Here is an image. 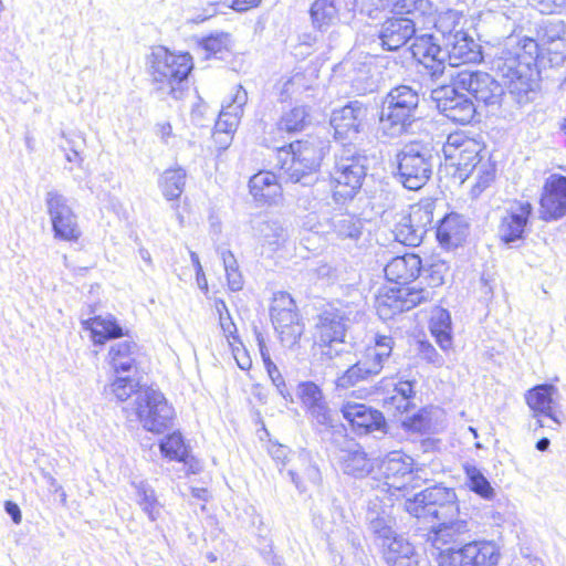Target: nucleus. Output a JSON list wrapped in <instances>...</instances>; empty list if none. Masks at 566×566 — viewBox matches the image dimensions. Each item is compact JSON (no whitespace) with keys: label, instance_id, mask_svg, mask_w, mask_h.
<instances>
[{"label":"nucleus","instance_id":"32","mask_svg":"<svg viewBox=\"0 0 566 566\" xmlns=\"http://www.w3.org/2000/svg\"><path fill=\"white\" fill-rule=\"evenodd\" d=\"M250 193L256 201L271 203L281 196L277 177L271 171H260L249 180Z\"/></svg>","mask_w":566,"mask_h":566},{"label":"nucleus","instance_id":"42","mask_svg":"<svg viewBox=\"0 0 566 566\" xmlns=\"http://www.w3.org/2000/svg\"><path fill=\"white\" fill-rule=\"evenodd\" d=\"M462 467L465 474V484L470 491L481 496L483 500H493L495 496V490L481 469L471 462H465Z\"/></svg>","mask_w":566,"mask_h":566},{"label":"nucleus","instance_id":"61","mask_svg":"<svg viewBox=\"0 0 566 566\" xmlns=\"http://www.w3.org/2000/svg\"><path fill=\"white\" fill-rule=\"evenodd\" d=\"M219 322L221 329L229 342L230 339H233L234 342L239 340V336L237 334V326L233 323L229 311H227V314H221V317H219Z\"/></svg>","mask_w":566,"mask_h":566},{"label":"nucleus","instance_id":"46","mask_svg":"<svg viewBox=\"0 0 566 566\" xmlns=\"http://www.w3.org/2000/svg\"><path fill=\"white\" fill-rule=\"evenodd\" d=\"M415 384L411 380H400L394 385L392 394L384 398V406L395 408L399 412H405L410 406V400L415 396Z\"/></svg>","mask_w":566,"mask_h":566},{"label":"nucleus","instance_id":"57","mask_svg":"<svg viewBox=\"0 0 566 566\" xmlns=\"http://www.w3.org/2000/svg\"><path fill=\"white\" fill-rule=\"evenodd\" d=\"M356 3L361 13L374 19L378 12L391 8L392 0H356Z\"/></svg>","mask_w":566,"mask_h":566},{"label":"nucleus","instance_id":"2","mask_svg":"<svg viewBox=\"0 0 566 566\" xmlns=\"http://www.w3.org/2000/svg\"><path fill=\"white\" fill-rule=\"evenodd\" d=\"M328 150V143L318 137L295 140L276 148V166L286 181L312 186Z\"/></svg>","mask_w":566,"mask_h":566},{"label":"nucleus","instance_id":"22","mask_svg":"<svg viewBox=\"0 0 566 566\" xmlns=\"http://www.w3.org/2000/svg\"><path fill=\"white\" fill-rule=\"evenodd\" d=\"M447 63L450 66H459L468 63H479L483 60L481 45L462 30L450 31L443 34Z\"/></svg>","mask_w":566,"mask_h":566},{"label":"nucleus","instance_id":"37","mask_svg":"<svg viewBox=\"0 0 566 566\" xmlns=\"http://www.w3.org/2000/svg\"><path fill=\"white\" fill-rule=\"evenodd\" d=\"M136 502L150 522H156L163 511V504L158 501L154 488L146 481H133Z\"/></svg>","mask_w":566,"mask_h":566},{"label":"nucleus","instance_id":"13","mask_svg":"<svg viewBox=\"0 0 566 566\" xmlns=\"http://www.w3.org/2000/svg\"><path fill=\"white\" fill-rule=\"evenodd\" d=\"M482 149L481 143L474 139L462 151L455 153L457 157L449 159L457 166L458 177L462 181L475 178L474 192H482L494 179V169L489 161H483Z\"/></svg>","mask_w":566,"mask_h":566},{"label":"nucleus","instance_id":"20","mask_svg":"<svg viewBox=\"0 0 566 566\" xmlns=\"http://www.w3.org/2000/svg\"><path fill=\"white\" fill-rule=\"evenodd\" d=\"M386 484L390 489H406L421 469L416 468L415 460L402 451L389 452L381 462Z\"/></svg>","mask_w":566,"mask_h":566},{"label":"nucleus","instance_id":"19","mask_svg":"<svg viewBox=\"0 0 566 566\" xmlns=\"http://www.w3.org/2000/svg\"><path fill=\"white\" fill-rule=\"evenodd\" d=\"M453 86L434 91V99L439 112L454 123L462 125L471 123L476 108L473 102Z\"/></svg>","mask_w":566,"mask_h":566},{"label":"nucleus","instance_id":"47","mask_svg":"<svg viewBox=\"0 0 566 566\" xmlns=\"http://www.w3.org/2000/svg\"><path fill=\"white\" fill-rule=\"evenodd\" d=\"M310 123V112L306 106H295L284 112L276 126L281 132L298 133Z\"/></svg>","mask_w":566,"mask_h":566},{"label":"nucleus","instance_id":"56","mask_svg":"<svg viewBox=\"0 0 566 566\" xmlns=\"http://www.w3.org/2000/svg\"><path fill=\"white\" fill-rule=\"evenodd\" d=\"M280 335L281 342L286 347H293L298 339L301 338L304 332V325L297 321L294 324H291L286 327H281L276 329Z\"/></svg>","mask_w":566,"mask_h":566},{"label":"nucleus","instance_id":"44","mask_svg":"<svg viewBox=\"0 0 566 566\" xmlns=\"http://www.w3.org/2000/svg\"><path fill=\"white\" fill-rule=\"evenodd\" d=\"M137 345L132 340H122L111 346L108 352L109 363L116 373L129 371L135 365V352Z\"/></svg>","mask_w":566,"mask_h":566},{"label":"nucleus","instance_id":"31","mask_svg":"<svg viewBox=\"0 0 566 566\" xmlns=\"http://www.w3.org/2000/svg\"><path fill=\"white\" fill-rule=\"evenodd\" d=\"M382 556L388 566H418V555L415 547L402 536H394L382 543Z\"/></svg>","mask_w":566,"mask_h":566},{"label":"nucleus","instance_id":"38","mask_svg":"<svg viewBox=\"0 0 566 566\" xmlns=\"http://www.w3.org/2000/svg\"><path fill=\"white\" fill-rule=\"evenodd\" d=\"M336 0H315L310 8L311 22L314 29L325 32L338 21Z\"/></svg>","mask_w":566,"mask_h":566},{"label":"nucleus","instance_id":"8","mask_svg":"<svg viewBox=\"0 0 566 566\" xmlns=\"http://www.w3.org/2000/svg\"><path fill=\"white\" fill-rule=\"evenodd\" d=\"M394 346L395 340L391 336L376 335L374 344L366 347L361 357L337 377L336 388L348 389L380 375L391 357Z\"/></svg>","mask_w":566,"mask_h":566},{"label":"nucleus","instance_id":"15","mask_svg":"<svg viewBox=\"0 0 566 566\" xmlns=\"http://www.w3.org/2000/svg\"><path fill=\"white\" fill-rule=\"evenodd\" d=\"M439 566H497L500 551L493 542L475 541L460 548H449Z\"/></svg>","mask_w":566,"mask_h":566},{"label":"nucleus","instance_id":"50","mask_svg":"<svg viewBox=\"0 0 566 566\" xmlns=\"http://www.w3.org/2000/svg\"><path fill=\"white\" fill-rule=\"evenodd\" d=\"M450 266L449 264L438 258L431 256L430 260L423 265L421 271L426 274V279L428 280L431 287L440 286L444 283V277L449 273Z\"/></svg>","mask_w":566,"mask_h":566},{"label":"nucleus","instance_id":"10","mask_svg":"<svg viewBox=\"0 0 566 566\" xmlns=\"http://www.w3.org/2000/svg\"><path fill=\"white\" fill-rule=\"evenodd\" d=\"M454 85L462 91H467L478 103L489 107H497L505 118H514L516 112L522 108L517 105H511L509 108L504 106L503 98L506 91L486 72L461 71L454 78Z\"/></svg>","mask_w":566,"mask_h":566},{"label":"nucleus","instance_id":"48","mask_svg":"<svg viewBox=\"0 0 566 566\" xmlns=\"http://www.w3.org/2000/svg\"><path fill=\"white\" fill-rule=\"evenodd\" d=\"M160 451L170 460H176L187 463L188 461V448L184 442V438L180 432H174L167 436L160 442Z\"/></svg>","mask_w":566,"mask_h":566},{"label":"nucleus","instance_id":"7","mask_svg":"<svg viewBox=\"0 0 566 566\" xmlns=\"http://www.w3.org/2000/svg\"><path fill=\"white\" fill-rule=\"evenodd\" d=\"M397 179L408 190H419L430 180L439 156L430 143L410 142L397 153Z\"/></svg>","mask_w":566,"mask_h":566},{"label":"nucleus","instance_id":"45","mask_svg":"<svg viewBox=\"0 0 566 566\" xmlns=\"http://www.w3.org/2000/svg\"><path fill=\"white\" fill-rule=\"evenodd\" d=\"M391 12L405 18L418 19L431 15L433 13V4L430 0H392Z\"/></svg>","mask_w":566,"mask_h":566},{"label":"nucleus","instance_id":"4","mask_svg":"<svg viewBox=\"0 0 566 566\" xmlns=\"http://www.w3.org/2000/svg\"><path fill=\"white\" fill-rule=\"evenodd\" d=\"M418 92L409 85L392 87L384 97L378 134L380 138L395 139L411 130L417 119Z\"/></svg>","mask_w":566,"mask_h":566},{"label":"nucleus","instance_id":"27","mask_svg":"<svg viewBox=\"0 0 566 566\" xmlns=\"http://www.w3.org/2000/svg\"><path fill=\"white\" fill-rule=\"evenodd\" d=\"M343 417L361 432L384 431L387 423L384 415L364 403L347 401L340 408Z\"/></svg>","mask_w":566,"mask_h":566},{"label":"nucleus","instance_id":"51","mask_svg":"<svg viewBox=\"0 0 566 566\" xmlns=\"http://www.w3.org/2000/svg\"><path fill=\"white\" fill-rule=\"evenodd\" d=\"M138 382L129 377H117L109 386L105 387L106 396H114L118 401L127 400L133 394L137 396Z\"/></svg>","mask_w":566,"mask_h":566},{"label":"nucleus","instance_id":"58","mask_svg":"<svg viewBox=\"0 0 566 566\" xmlns=\"http://www.w3.org/2000/svg\"><path fill=\"white\" fill-rule=\"evenodd\" d=\"M402 427L407 431L423 433L429 429V420L424 411H419L402 421Z\"/></svg>","mask_w":566,"mask_h":566},{"label":"nucleus","instance_id":"35","mask_svg":"<svg viewBox=\"0 0 566 566\" xmlns=\"http://www.w3.org/2000/svg\"><path fill=\"white\" fill-rule=\"evenodd\" d=\"M429 328L442 350L447 352L452 347V321L448 310L436 307L430 317Z\"/></svg>","mask_w":566,"mask_h":566},{"label":"nucleus","instance_id":"53","mask_svg":"<svg viewBox=\"0 0 566 566\" xmlns=\"http://www.w3.org/2000/svg\"><path fill=\"white\" fill-rule=\"evenodd\" d=\"M201 48L210 55L228 51L231 45V35L227 32L211 33L200 41Z\"/></svg>","mask_w":566,"mask_h":566},{"label":"nucleus","instance_id":"28","mask_svg":"<svg viewBox=\"0 0 566 566\" xmlns=\"http://www.w3.org/2000/svg\"><path fill=\"white\" fill-rule=\"evenodd\" d=\"M468 234L469 223L467 219L455 212L444 216L436 228L439 243L447 249L461 245Z\"/></svg>","mask_w":566,"mask_h":566},{"label":"nucleus","instance_id":"62","mask_svg":"<svg viewBox=\"0 0 566 566\" xmlns=\"http://www.w3.org/2000/svg\"><path fill=\"white\" fill-rule=\"evenodd\" d=\"M226 276L228 281V286L231 291L238 292L243 289V277L239 270V264L234 268L228 269L226 271Z\"/></svg>","mask_w":566,"mask_h":566},{"label":"nucleus","instance_id":"33","mask_svg":"<svg viewBox=\"0 0 566 566\" xmlns=\"http://www.w3.org/2000/svg\"><path fill=\"white\" fill-rule=\"evenodd\" d=\"M342 471L356 479L367 476L374 469L371 460L358 446L355 449L342 450L338 457Z\"/></svg>","mask_w":566,"mask_h":566},{"label":"nucleus","instance_id":"52","mask_svg":"<svg viewBox=\"0 0 566 566\" xmlns=\"http://www.w3.org/2000/svg\"><path fill=\"white\" fill-rule=\"evenodd\" d=\"M507 45H510L513 50H517L522 55L523 62H528L530 65L536 60L539 54V48L537 42L532 39L525 36L522 40H518L516 36H509L506 39Z\"/></svg>","mask_w":566,"mask_h":566},{"label":"nucleus","instance_id":"17","mask_svg":"<svg viewBox=\"0 0 566 566\" xmlns=\"http://www.w3.org/2000/svg\"><path fill=\"white\" fill-rule=\"evenodd\" d=\"M366 118L367 107L359 101L348 102L345 106L334 109L329 119L334 137L339 140L356 139Z\"/></svg>","mask_w":566,"mask_h":566},{"label":"nucleus","instance_id":"3","mask_svg":"<svg viewBox=\"0 0 566 566\" xmlns=\"http://www.w3.org/2000/svg\"><path fill=\"white\" fill-rule=\"evenodd\" d=\"M490 63L492 71L504 80L506 93L503 102L506 108L511 105L523 107L533 101L535 82L532 80V70L528 62L522 61L517 50H513L505 41Z\"/></svg>","mask_w":566,"mask_h":566},{"label":"nucleus","instance_id":"14","mask_svg":"<svg viewBox=\"0 0 566 566\" xmlns=\"http://www.w3.org/2000/svg\"><path fill=\"white\" fill-rule=\"evenodd\" d=\"M45 205L54 239L69 242L77 241L82 232L77 217L69 206L66 197L56 190H50L45 196Z\"/></svg>","mask_w":566,"mask_h":566},{"label":"nucleus","instance_id":"5","mask_svg":"<svg viewBox=\"0 0 566 566\" xmlns=\"http://www.w3.org/2000/svg\"><path fill=\"white\" fill-rule=\"evenodd\" d=\"M148 72L157 90L178 99L182 95V85L193 69L189 53L175 54L165 46H156L147 56Z\"/></svg>","mask_w":566,"mask_h":566},{"label":"nucleus","instance_id":"60","mask_svg":"<svg viewBox=\"0 0 566 566\" xmlns=\"http://www.w3.org/2000/svg\"><path fill=\"white\" fill-rule=\"evenodd\" d=\"M268 375H269L272 384L275 386L280 396H282L285 401L292 402L293 401L292 394L287 389L284 377L282 376L279 368L277 367L274 368L273 370L269 371Z\"/></svg>","mask_w":566,"mask_h":566},{"label":"nucleus","instance_id":"41","mask_svg":"<svg viewBox=\"0 0 566 566\" xmlns=\"http://www.w3.org/2000/svg\"><path fill=\"white\" fill-rule=\"evenodd\" d=\"M186 178L187 172L181 167L166 169L158 179L163 196L169 201L178 200L185 190Z\"/></svg>","mask_w":566,"mask_h":566},{"label":"nucleus","instance_id":"1","mask_svg":"<svg viewBox=\"0 0 566 566\" xmlns=\"http://www.w3.org/2000/svg\"><path fill=\"white\" fill-rule=\"evenodd\" d=\"M422 269L421 259L413 253L391 259L385 266L388 281L400 285L380 292L376 298V308L380 318L389 319L402 312L433 300L434 292L430 289L408 286L417 279Z\"/></svg>","mask_w":566,"mask_h":566},{"label":"nucleus","instance_id":"59","mask_svg":"<svg viewBox=\"0 0 566 566\" xmlns=\"http://www.w3.org/2000/svg\"><path fill=\"white\" fill-rule=\"evenodd\" d=\"M419 356L421 359L426 360L429 364H432L437 367H440L444 364L443 357L437 352L431 343L428 340L419 342Z\"/></svg>","mask_w":566,"mask_h":566},{"label":"nucleus","instance_id":"36","mask_svg":"<svg viewBox=\"0 0 566 566\" xmlns=\"http://www.w3.org/2000/svg\"><path fill=\"white\" fill-rule=\"evenodd\" d=\"M295 307V303L289 293L280 292L275 295L270 311L275 331L300 321Z\"/></svg>","mask_w":566,"mask_h":566},{"label":"nucleus","instance_id":"40","mask_svg":"<svg viewBox=\"0 0 566 566\" xmlns=\"http://www.w3.org/2000/svg\"><path fill=\"white\" fill-rule=\"evenodd\" d=\"M311 80L301 72L289 77H282L275 84L279 101L282 103L300 98L304 93L311 90Z\"/></svg>","mask_w":566,"mask_h":566},{"label":"nucleus","instance_id":"63","mask_svg":"<svg viewBox=\"0 0 566 566\" xmlns=\"http://www.w3.org/2000/svg\"><path fill=\"white\" fill-rule=\"evenodd\" d=\"M303 478L315 486L322 483V474L316 464L308 463L303 471Z\"/></svg>","mask_w":566,"mask_h":566},{"label":"nucleus","instance_id":"24","mask_svg":"<svg viewBox=\"0 0 566 566\" xmlns=\"http://www.w3.org/2000/svg\"><path fill=\"white\" fill-rule=\"evenodd\" d=\"M556 394L557 388L552 384L536 385L525 394V401L533 411V417L549 418L555 426L548 427L554 430L558 429L565 418L562 412H556L554 409L556 405L554 396Z\"/></svg>","mask_w":566,"mask_h":566},{"label":"nucleus","instance_id":"30","mask_svg":"<svg viewBox=\"0 0 566 566\" xmlns=\"http://www.w3.org/2000/svg\"><path fill=\"white\" fill-rule=\"evenodd\" d=\"M247 102L248 93L241 85H239L231 102L222 106L216 123L217 130L226 134L235 132L240 118L243 115V107Z\"/></svg>","mask_w":566,"mask_h":566},{"label":"nucleus","instance_id":"43","mask_svg":"<svg viewBox=\"0 0 566 566\" xmlns=\"http://www.w3.org/2000/svg\"><path fill=\"white\" fill-rule=\"evenodd\" d=\"M434 208V201L427 199L411 206L410 212L405 214L407 222H411L423 238L429 230L436 229L433 226Z\"/></svg>","mask_w":566,"mask_h":566},{"label":"nucleus","instance_id":"11","mask_svg":"<svg viewBox=\"0 0 566 566\" xmlns=\"http://www.w3.org/2000/svg\"><path fill=\"white\" fill-rule=\"evenodd\" d=\"M405 510L419 520H447L459 514L454 490L440 484L427 488L413 497L407 499Z\"/></svg>","mask_w":566,"mask_h":566},{"label":"nucleus","instance_id":"26","mask_svg":"<svg viewBox=\"0 0 566 566\" xmlns=\"http://www.w3.org/2000/svg\"><path fill=\"white\" fill-rule=\"evenodd\" d=\"M296 396L306 412L317 423L328 426L332 423V412L326 402L323 390L314 381H301L296 388Z\"/></svg>","mask_w":566,"mask_h":566},{"label":"nucleus","instance_id":"9","mask_svg":"<svg viewBox=\"0 0 566 566\" xmlns=\"http://www.w3.org/2000/svg\"><path fill=\"white\" fill-rule=\"evenodd\" d=\"M360 315L359 304L337 301L325 307L317 316L315 336L321 346L332 349L334 344L345 342L346 331L350 323L356 322ZM332 357V352H324Z\"/></svg>","mask_w":566,"mask_h":566},{"label":"nucleus","instance_id":"34","mask_svg":"<svg viewBox=\"0 0 566 566\" xmlns=\"http://www.w3.org/2000/svg\"><path fill=\"white\" fill-rule=\"evenodd\" d=\"M84 328L90 329L95 344H103L107 339L117 338L124 335L123 327L112 316H95L83 322Z\"/></svg>","mask_w":566,"mask_h":566},{"label":"nucleus","instance_id":"23","mask_svg":"<svg viewBox=\"0 0 566 566\" xmlns=\"http://www.w3.org/2000/svg\"><path fill=\"white\" fill-rule=\"evenodd\" d=\"M332 234L347 248H361L366 241V221L357 214L335 213L331 220Z\"/></svg>","mask_w":566,"mask_h":566},{"label":"nucleus","instance_id":"39","mask_svg":"<svg viewBox=\"0 0 566 566\" xmlns=\"http://www.w3.org/2000/svg\"><path fill=\"white\" fill-rule=\"evenodd\" d=\"M255 237L262 245L276 250L287 238L286 229L279 220H260L253 226Z\"/></svg>","mask_w":566,"mask_h":566},{"label":"nucleus","instance_id":"18","mask_svg":"<svg viewBox=\"0 0 566 566\" xmlns=\"http://www.w3.org/2000/svg\"><path fill=\"white\" fill-rule=\"evenodd\" d=\"M566 216V176L552 174L545 179L539 198V218L545 222Z\"/></svg>","mask_w":566,"mask_h":566},{"label":"nucleus","instance_id":"55","mask_svg":"<svg viewBox=\"0 0 566 566\" xmlns=\"http://www.w3.org/2000/svg\"><path fill=\"white\" fill-rule=\"evenodd\" d=\"M474 139L468 137L463 132H455L448 135L442 151L447 159L457 157L455 153L462 151L469 143Z\"/></svg>","mask_w":566,"mask_h":566},{"label":"nucleus","instance_id":"16","mask_svg":"<svg viewBox=\"0 0 566 566\" xmlns=\"http://www.w3.org/2000/svg\"><path fill=\"white\" fill-rule=\"evenodd\" d=\"M532 212L533 206L530 201L514 200L510 202L499 223L500 240L507 245L523 241Z\"/></svg>","mask_w":566,"mask_h":566},{"label":"nucleus","instance_id":"21","mask_svg":"<svg viewBox=\"0 0 566 566\" xmlns=\"http://www.w3.org/2000/svg\"><path fill=\"white\" fill-rule=\"evenodd\" d=\"M410 50L413 59L428 71L431 77L443 74L448 59L446 45L441 46L432 34L415 38Z\"/></svg>","mask_w":566,"mask_h":566},{"label":"nucleus","instance_id":"29","mask_svg":"<svg viewBox=\"0 0 566 566\" xmlns=\"http://www.w3.org/2000/svg\"><path fill=\"white\" fill-rule=\"evenodd\" d=\"M441 523L437 527H432L428 533V541L437 549L441 552V556L448 554L450 547H446L451 543H455L458 537L469 531L465 520L449 517L440 520Z\"/></svg>","mask_w":566,"mask_h":566},{"label":"nucleus","instance_id":"6","mask_svg":"<svg viewBox=\"0 0 566 566\" xmlns=\"http://www.w3.org/2000/svg\"><path fill=\"white\" fill-rule=\"evenodd\" d=\"M368 157L350 145L335 155L331 170L332 198L337 205L352 201L361 189L367 175Z\"/></svg>","mask_w":566,"mask_h":566},{"label":"nucleus","instance_id":"64","mask_svg":"<svg viewBox=\"0 0 566 566\" xmlns=\"http://www.w3.org/2000/svg\"><path fill=\"white\" fill-rule=\"evenodd\" d=\"M217 252L223 262L224 271L238 265V261L230 250L219 247Z\"/></svg>","mask_w":566,"mask_h":566},{"label":"nucleus","instance_id":"54","mask_svg":"<svg viewBox=\"0 0 566 566\" xmlns=\"http://www.w3.org/2000/svg\"><path fill=\"white\" fill-rule=\"evenodd\" d=\"M369 530L378 537L384 541V543L389 542L394 537V530L391 526V521L382 515H375L374 513H369Z\"/></svg>","mask_w":566,"mask_h":566},{"label":"nucleus","instance_id":"25","mask_svg":"<svg viewBox=\"0 0 566 566\" xmlns=\"http://www.w3.org/2000/svg\"><path fill=\"white\" fill-rule=\"evenodd\" d=\"M416 33L413 18L391 17L386 19L378 31L382 49L397 51L402 48Z\"/></svg>","mask_w":566,"mask_h":566},{"label":"nucleus","instance_id":"49","mask_svg":"<svg viewBox=\"0 0 566 566\" xmlns=\"http://www.w3.org/2000/svg\"><path fill=\"white\" fill-rule=\"evenodd\" d=\"M395 240L409 247H418L423 237L418 232L411 222H407V217L402 216L392 230Z\"/></svg>","mask_w":566,"mask_h":566},{"label":"nucleus","instance_id":"12","mask_svg":"<svg viewBox=\"0 0 566 566\" xmlns=\"http://www.w3.org/2000/svg\"><path fill=\"white\" fill-rule=\"evenodd\" d=\"M134 412L149 432L163 433L174 422L175 410L159 390L153 388L139 389L134 400Z\"/></svg>","mask_w":566,"mask_h":566}]
</instances>
